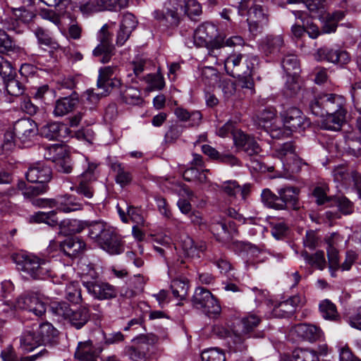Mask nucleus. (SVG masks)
Segmentation results:
<instances>
[{
  "label": "nucleus",
  "instance_id": "f257e3e1",
  "mask_svg": "<svg viewBox=\"0 0 361 361\" xmlns=\"http://www.w3.org/2000/svg\"><path fill=\"white\" fill-rule=\"evenodd\" d=\"M311 112L325 118L321 126L325 130L338 131L345 121L346 101L344 97L334 93L317 94L310 103Z\"/></svg>",
  "mask_w": 361,
  "mask_h": 361
},
{
  "label": "nucleus",
  "instance_id": "f03ea898",
  "mask_svg": "<svg viewBox=\"0 0 361 361\" xmlns=\"http://www.w3.org/2000/svg\"><path fill=\"white\" fill-rule=\"evenodd\" d=\"M256 56H248L233 51L224 59V68L226 73L233 78H238L243 88L254 89L252 73L257 63Z\"/></svg>",
  "mask_w": 361,
  "mask_h": 361
},
{
  "label": "nucleus",
  "instance_id": "7ed1b4c3",
  "mask_svg": "<svg viewBox=\"0 0 361 361\" xmlns=\"http://www.w3.org/2000/svg\"><path fill=\"white\" fill-rule=\"evenodd\" d=\"M54 161H38L32 164L25 173L26 178L29 182L37 183V185L27 188L24 195L26 197L35 196L42 194L47 190V183L51 178V166Z\"/></svg>",
  "mask_w": 361,
  "mask_h": 361
},
{
  "label": "nucleus",
  "instance_id": "20e7f679",
  "mask_svg": "<svg viewBox=\"0 0 361 361\" xmlns=\"http://www.w3.org/2000/svg\"><path fill=\"white\" fill-rule=\"evenodd\" d=\"M157 341L154 334H141L131 341V345L125 346L123 353L132 361H149Z\"/></svg>",
  "mask_w": 361,
  "mask_h": 361
},
{
  "label": "nucleus",
  "instance_id": "39448f33",
  "mask_svg": "<svg viewBox=\"0 0 361 361\" xmlns=\"http://www.w3.org/2000/svg\"><path fill=\"white\" fill-rule=\"evenodd\" d=\"M30 221L35 223H45L50 226L59 225L60 231L65 235L80 233L87 226V221L78 219H65L59 223L56 211L38 212L31 216Z\"/></svg>",
  "mask_w": 361,
  "mask_h": 361
},
{
  "label": "nucleus",
  "instance_id": "423d86ee",
  "mask_svg": "<svg viewBox=\"0 0 361 361\" xmlns=\"http://www.w3.org/2000/svg\"><path fill=\"white\" fill-rule=\"evenodd\" d=\"M16 262L19 270L33 279L44 280L49 276V268L47 262L34 255H19L16 258Z\"/></svg>",
  "mask_w": 361,
  "mask_h": 361
},
{
  "label": "nucleus",
  "instance_id": "0eeeda50",
  "mask_svg": "<svg viewBox=\"0 0 361 361\" xmlns=\"http://www.w3.org/2000/svg\"><path fill=\"white\" fill-rule=\"evenodd\" d=\"M192 305L197 309H202L211 318L217 317L221 312L219 301L207 289L198 287L195 289L192 299Z\"/></svg>",
  "mask_w": 361,
  "mask_h": 361
},
{
  "label": "nucleus",
  "instance_id": "6e6552de",
  "mask_svg": "<svg viewBox=\"0 0 361 361\" xmlns=\"http://www.w3.org/2000/svg\"><path fill=\"white\" fill-rule=\"evenodd\" d=\"M98 164L91 161L87 157L84 158L83 167L85 171L78 178V185L75 187V191L78 194L90 199L94 195V189L92 186L93 182L97 178Z\"/></svg>",
  "mask_w": 361,
  "mask_h": 361
},
{
  "label": "nucleus",
  "instance_id": "1a4fd4ad",
  "mask_svg": "<svg viewBox=\"0 0 361 361\" xmlns=\"http://www.w3.org/2000/svg\"><path fill=\"white\" fill-rule=\"evenodd\" d=\"M0 77L2 78L6 93L13 97H18L25 92L22 82L16 79V73L11 64L3 58L0 60Z\"/></svg>",
  "mask_w": 361,
  "mask_h": 361
},
{
  "label": "nucleus",
  "instance_id": "9d476101",
  "mask_svg": "<svg viewBox=\"0 0 361 361\" xmlns=\"http://www.w3.org/2000/svg\"><path fill=\"white\" fill-rule=\"evenodd\" d=\"M217 28L209 23H205L200 25L193 33L192 39H188L185 41L187 47L191 48L193 46L202 47H208L209 54H212V44L216 39Z\"/></svg>",
  "mask_w": 361,
  "mask_h": 361
},
{
  "label": "nucleus",
  "instance_id": "9b49d317",
  "mask_svg": "<svg viewBox=\"0 0 361 361\" xmlns=\"http://www.w3.org/2000/svg\"><path fill=\"white\" fill-rule=\"evenodd\" d=\"M247 14V22L250 32L256 36L260 34L269 23L266 10L259 4H252L245 11Z\"/></svg>",
  "mask_w": 361,
  "mask_h": 361
},
{
  "label": "nucleus",
  "instance_id": "f8f14e48",
  "mask_svg": "<svg viewBox=\"0 0 361 361\" xmlns=\"http://www.w3.org/2000/svg\"><path fill=\"white\" fill-rule=\"evenodd\" d=\"M13 128L17 140L23 147L30 146L38 133L37 123L28 118L16 121Z\"/></svg>",
  "mask_w": 361,
  "mask_h": 361
},
{
  "label": "nucleus",
  "instance_id": "ddd939ff",
  "mask_svg": "<svg viewBox=\"0 0 361 361\" xmlns=\"http://www.w3.org/2000/svg\"><path fill=\"white\" fill-rule=\"evenodd\" d=\"M37 204L40 207H56V212L59 211L69 213L82 210L83 208L82 204L72 195H65L50 200L39 199L37 200Z\"/></svg>",
  "mask_w": 361,
  "mask_h": 361
},
{
  "label": "nucleus",
  "instance_id": "4468645a",
  "mask_svg": "<svg viewBox=\"0 0 361 361\" xmlns=\"http://www.w3.org/2000/svg\"><path fill=\"white\" fill-rule=\"evenodd\" d=\"M283 123V127L290 133L298 129H305L310 125L302 112L297 107L290 106L284 109L280 113Z\"/></svg>",
  "mask_w": 361,
  "mask_h": 361
},
{
  "label": "nucleus",
  "instance_id": "2eb2a0df",
  "mask_svg": "<svg viewBox=\"0 0 361 361\" xmlns=\"http://www.w3.org/2000/svg\"><path fill=\"white\" fill-rule=\"evenodd\" d=\"M99 44L93 50L94 56H102L100 61L107 63L113 55L114 47L111 42V35L108 31L107 25H104L97 34Z\"/></svg>",
  "mask_w": 361,
  "mask_h": 361
},
{
  "label": "nucleus",
  "instance_id": "dca6fc26",
  "mask_svg": "<svg viewBox=\"0 0 361 361\" xmlns=\"http://www.w3.org/2000/svg\"><path fill=\"white\" fill-rule=\"evenodd\" d=\"M82 284L88 293L98 300H109L114 298L117 295L116 288L106 282L101 281H83Z\"/></svg>",
  "mask_w": 361,
  "mask_h": 361
},
{
  "label": "nucleus",
  "instance_id": "f3484780",
  "mask_svg": "<svg viewBox=\"0 0 361 361\" xmlns=\"http://www.w3.org/2000/svg\"><path fill=\"white\" fill-rule=\"evenodd\" d=\"M276 111L275 108L269 106L265 108L257 116V123L259 126L265 129L267 133L274 138L284 137L285 130L283 128H275L273 121L276 119Z\"/></svg>",
  "mask_w": 361,
  "mask_h": 361
},
{
  "label": "nucleus",
  "instance_id": "a211bd4d",
  "mask_svg": "<svg viewBox=\"0 0 361 361\" xmlns=\"http://www.w3.org/2000/svg\"><path fill=\"white\" fill-rule=\"evenodd\" d=\"M232 249L236 254L245 259L247 269L257 268L256 259L261 253V250L259 247L250 243L236 241L233 242Z\"/></svg>",
  "mask_w": 361,
  "mask_h": 361
},
{
  "label": "nucleus",
  "instance_id": "6ab92c4d",
  "mask_svg": "<svg viewBox=\"0 0 361 361\" xmlns=\"http://www.w3.org/2000/svg\"><path fill=\"white\" fill-rule=\"evenodd\" d=\"M315 57L317 61H325L339 65L346 64L350 60L349 54L345 50L338 47H324L319 48Z\"/></svg>",
  "mask_w": 361,
  "mask_h": 361
},
{
  "label": "nucleus",
  "instance_id": "aec40b11",
  "mask_svg": "<svg viewBox=\"0 0 361 361\" xmlns=\"http://www.w3.org/2000/svg\"><path fill=\"white\" fill-rule=\"evenodd\" d=\"M178 5L174 0H170L165 4L164 11L155 10L152 13L153 17L161 22L165 23L168 27L177 26L180 22V16L178 13Z\"/></svg>",
  "mask_w": 361,
  "mask_h": 361
},
{
  "label": "nucleus",
  "instance_id": "412c9836",
  "mask_svg": "<svg viewBox=\"0 0 361 361\" xmlns=\"http://www.w3.org/2000/svg\"><path fill=\"white\" fill-rule=\"evenodd\" d=\"M25 7L26 6H22L13 9V15L16 19L12 20L8 30L17 34H20L24 32L26 24L30 23L35 17L34 13L26 9Z\"/></svg>",
  "mask_w": 361,
  "mask_h": 361
},
{
  "label": "nucleus",
  "instance_id": "4be33fe9",
  "mask_svg": "<svg viewBox=\"0 0 361 361\" xmlns=\"http://www.w3.org/2000/svg\"><path fill=\"white\" fill-rule=\"evenodd\" d=\"M280 204H278L279 209H285L288 206L296 209L298 203V188L286 186L277 189Z\"/></svg>",
  "mask_w": 361,
  "mask_h": 361
},
{
  "label": "nucleus",
  "instance_id": "5701e85b",
  "mask_svg": "<svg viewBox=\"0 0 361 361\" xmlns=\"http://www.w3.org/2000/svg\"><path fill=\"white\" fill-rule=\"evenodd\" d=\"M260 50L267 56L274 58L283 52L284 42L281 36H267L260 43Z\"/></svg>",
  "mask_w": 361,
  "mask_h": 361
},
{
  "label": "nucleus",
  "instance_id": "b1692460",
  "mask_svg": "<svg viewBox=\"0 0 361 361\" xmlns=\"http://www.w3.org/2000/svg\"><path fill=\"white\" fill-rule=\"evenodd\" d=\"M181 247L185 255L190 258H200L204 254L207 246L202 240H194L190 236H185L181 240Z\"/></svg>",
  "mask_w": 361,
  "mask_h": 361
},
{
  "label": "nucleus",
  "instance_id": "393cba45",
  "mask_svg": "<svg viewBox=\"0 0 361 361\" xmlns=\"http://www.w3.org/2000/svg\"><path fill=\"white\" fill-rule=\"evenodd\" d=\"M85 245V243L78 237L68 238L59 244L60 250L71 259L78 257L82 253Z\"/></svg>",
  "mask_w": 361,
  "mask_h": 361
},
{
  "label": "nucleus",
  "instance_id": "a878e982",
  "mask_svg": "<svg viewBox=\"0 0 361 361\" xmlns=\"http://www.w3.org/2000/svg\"><path fill=\"white\" fill-rule=\"evenodd\" d=\"M100 351L90 340L79 342L75 352V357L80 361H97Z\"/></svg>",
  "mask_w": 361,
  "mask_h": 361
},
{
  "label": "nucleus",
  "instance_id": "bb28decb",
  "mask_svg": "<svg viewBox=\"0 0 361 361\" xmlns=\"http://www.w3.org/2000/svg\"><path fill=\"white\" fill-rule=\"evenodd\" d=\"M106 240L100 243L101 247L110 255H119L124 250V246L120 235L117 234L114 228H111V233Z\"/></svg>",
  "mask_w": 361,
  "mask_h": 361
},
{
  "label": "nucleus",
  "instance_id": "cd10ccee",
  "mask_svg": "<svg viewBox=\"0 0 361 361\" xmlns=\"http://www.w3.org/2000/svg\"><path fill=\"white\" fill-rule=\"evenodd\" d=\"M86 228H88V235L90 238L95 240L99 245L103 240H106L112 227L105 224L102 221L88 222Z\"/></svg>",
  "mask_w": 361,
  "mask_h": 361
},
{
  "label": "nucleus",
  "instance_id": "c85d7f7f",
  "mask_svg": "<svg viewBox=\"0 0 361 361\" xmlns=\"http://www.w3.org/2000/svg\"><path fill=\"white\" fill-rule=\"evenodd\" d=\"M296 334L304 340L314 342L322 336V329L312 324H299L295 326Z\"/></svg>",
  "mask_w": 361,
  "mask_h": 361
},
{
  "label": "nucleus",
  "instance_id": "c756f323",
  "mask_svg": "<svg viewBox=\"0 0 361 361\" xmlns=\"http://www.w3.org/2000/svg\"><path fill=\"white\" fill-rule=\"evenodd\" d=\"M42 345L52 344L56 341L58 331L49 322H44L39 325L36 331Z\"/></svg>",
  "mask_w": 361,
  "mask_h": 361
},
{
  "label": "nucleus",
  "instance_id": "7c9ffc66",
  "mask_svg": "<svg viewBox=\"0 0 361 361\" xmlns=\"http://www.w3.org/2000/svg\"><path fill=\"white\" fill-rule=\"evenodd\" d=\"M78 103V99L73 96L59 99L56 102L53 112L54 115L55 116H63L72 111L75 108Z\"/></svg>",
  "mask_w": 361,
  "mask_h": 361
},
{
  "label": "nucleus",
  "instance_id": "2f4dec72",
  "mask_svg": "<svg viewBox=\"0 0 361 361\" xmlns=\"http://www.w3.org/2000/svg\"><path fill=\"white\" fill-rule=\"evenodd\" d=\"M90 317L87 307L82 306L70 314L68 319L71 324L77 329H81L89 321Z\"/></svg>",
  "mask_w": 361,
  "mask_h": 361
},
{
  "label": "nucleus",
  "instance_id": "473e14b6",
  "mask_svg": "<svg viewBox=\"0 0 361 361\" xmlns=\"http://www.w3.org/2000/svg\"><path fill=\"white\" fill-rule=\"evenodd\" d=\"M174 114L179 120L182 121H190L189 126L190 127L198 126L202 118V114L200 111H194L189 112L182 107L176 108Z\"/></svg>",
  "mask_w": 361,
  "mask_h": 361
},
{
  "label": "nucleus",
  "instance_id": "72a5a7b5",
  "mask_svg": "<svg viewBox=\"0 0 361 361\" xmlns=\"http://www.w3.org/2000/svg\"><path fill=\"white\" fill-rule=\"evenodd\" d=\"M319 310L322 317L326 320L337 322L340 319L336 305L328 299L319 302Z\"/></svg>",
  "mask_w": 361,
  "mask_h": 361
},
{
  "label": "nucleus",
  "instance_id": "f704fd0d",
  "mask_svg": "<svg viewBox=\"0 0 361 361\" xmlns=\"http://www.w3.org/2000/svg\"><path fill=\"white\" fill-rule=\"evenodd\" d=\"M295 147L292 142H285L274 149L273 155L280 159L282 165L292 157H295Z\"/></svg>",
  "mask_w": 361,
  "mask_h": 361
},
{
  "label": "nucleus",
  "instance_id": "c9c22d12",
  "mask_svg": "<svg viewBox=\"0 0 361 361\" xmlns=\"http://www.w3.org/2000/svg\"><path fill=\"white\" fill-rule=\"evenodd\" d=\"M244 43L243 38L238 35L232 36L228 39L216 38L214 39V41L212 44V54H214V56H216V51L221 48L225 47L243 46Z\"/></svg>",
  "mask_w": 361,
  "mask_h": 361
},
{
  "label": "nucleus",
  "instance_id": "e433bc0d",
  "mask_svg": "<svg viewBox=\"0 0 361 361\" xmlns=\"http://www.w3.org/2000/svg\"><path fill=\"white\" fill-rule=\"evenodd\" d=\"M289 4L302 2L305 6L314 16H322L326 10L325 0H287Z\"/></svg>",
  "mask_w": 361,
  "mask_h": 361
},
{
  "label": "nucleus",
  "instance_id": "4c0bfd02",
  "mask_svg": "<svg viewBox=\"0 0 361 361\" xmlns=\"http://www.w3.org/2000/svg\"><path fill=\"white\" fill-rule=\"evenodd\" d=\"M307 163L300 159L297 153L295 157H292L286 164L283 165L284 173L283 175L286 178H289L294 173H299L303 166H306Z\"/></svg>",
  "mask_w": 361,
  "mask_h": 361
},
{
  "label": "nucleus",
  "instance_id": "58836bf2",
  "mask_svg": "<svg viewBox=\"0 0 361 361\" xmlns=\"http://www.w3.org/2000/svg\"><path fill=\"white\" fill-rule=\"evenodd\" d=\"M20 348L27 352L32 351L36 347L42 345L37 332H32L30 331H25L20 336Z\"/></svg>",
  "mask_w": 361,
  "mask_h": 361
},
{
  "label": "nucleus",
  "instance_id": "ea45409f",
  "mask_svg": "<svg viewBox=\"0 0 361 361\" xmlns=\"http://www.w3.org/2000/svg\"><path fill=\"white\" fill-rule=\"evenodd\" d=\"M281 66L287 75L298 76L300 71L299 61L294 54L286 55L282 60Z\"/></svg>",
  "mask_w": 361,
  "mask_h": 361
},
{
  "label": "nucleus",
  "instance_id": "a19ab883",
  "mask_svg": "<svg viewBox=\"0 0 361 361\" xmlns=\"http://www.w3.org/2000/svg\"><path fill=\"white\" fill-rule=\"evenodd\" d=\"M50 311L58 319H68L72 310L64 301H54L50 304Z\"/></svg>",
  "mask_w": 361,
  "mask_h": 361
},
{
  "label": "nucleus",
  "instance_id": "79ce46f5",
  "mask_svg": "<svg viewBox=\"0 0 361 361\" xmlns=\"http://www.w3.org/2000/svg\"><path fill=\"white\" fill-rule=\"evenodd\" d=\"M301 256L307 263L320 270H323L326 267V260L323 251H317L314 255H310L307 252L304 251L301 253Z\"/></svg>",
  "mask_w": 361,
  "mask_h": 361
},
{
  "label": "nucleus",
  "instance_id": "37998d69",
  "mask_svg": "<svg viewBox=\"0 0 361 361\" xmlns=\"http://www.w3.org/2000/svg\"><path fill=\"white\" fill-rule=\"evenodd\" d=\"M114 171L116 173V182L121 187H124L132 181L130 172L126 170L121 164L115 163L112 166Z\"/></svg>",
  "mask_w": 361,
  "mask_h": 361
},
{
  "label": "nucleus",
  "instance_id": "c03bdc74",
  "mask_svg": "<svg viewBox=\"0 0 361 361\" xmlns=\"http://www.w3.org/2000/svg\"><path fill=\"white\" fill-rule=\"evenodd\" d=\"M66 299L73 304H80L82 302L81 290L78 282L71 281L66 288Z\"/></svg>",
  "mask_w": 361,
  "mask_h": 361
},
{
  "label": "nucleus",
  "instance_id": "a18cd8bd",
  "mask_svg": "<svg viewBox=\"0 0 361 361\" xmlns=\"http://www.w3.org/2000/svg\"><path fill=\"white\" fill-rule=\"evenodd\" d=\"M220 79L218 71L212 66H205L201 71V80L208 86H214Z\"/></svg>",
  "mask_w": 361,
  "mask_h": 361
},
{
  "label": "nucleus",
  "instance_id": "49530a36",
  "mask_svg": "<svg viewBox=\"0 0 361 361\" xmlns=\"http://www.w3.org/2000/svg\"><path fill=\"white\" fill-rule=\"evenodd\" d=\"M171 288L173 296L180 300H183L188 295L189 285L185 280L174 279L171 281Z\"/></svg>",
  "mask_w": 361,
  "mask_h": 361
},
{
  "label": "nucleus",
  "instance_id": "de8ad7c7",
  "mask_svg": "<svg viewBox=\"0 0 361 361\" xmlns=\"http://www.w3.org/2000/svg\"><path fill=\"white\" fill-rule=\"evenodd\" d=\"M288 361H320L314 350L310 349L295 350Z\"/></svg>",
  "mask_w": 361,
  "mask_h": 361
},
{
  "label": "nucleus",
  "instance_id": "09e8293b",
  "mask_svg": "<svg viewBox=\"0 0 361 361\" xmlns=\"http://www.w3.org/2000/svg\"><path fill=\"white\" fill-rule=\"evenodd\" d=\"M261 322V318L255 314H248L241 319L242 331L244 334H248L253 331Z\"/></svg>",
  "mask_w": 361,
  "mask_h": 361
},
{
  "label": "nucleus",
  "instance_id": "8fccbe9b",
  "mask_svg": "<svg viewBox=\"0 0 361 361\" xmlns=\"http://www.w3.org/2000/svg\"><path fill=\"white\" fill-rule=\"evenodd\" d=\"M334 179L336 182L340 183L343 185H349L351 182V171L345 166H338L332 171Z\"/></svg>",
  "mask_w": 361,
  "mask_h": 361
},
{
  "label": "nucleus",
  "instance_id": "3c124183",
  "mask_svg": "<svg viewBox=\"0 0 361 361\" xmlns=\"http://www.w3.org/2000/svg\"><path fill=\"white\" fill-rule=\"evenodd\" d=\"M34 33L39 44H44L53 49L59 47V44L55 42L42 27H37L34 30Z\"/></svg>",
  "mask_w": 361,
  "mask_h": 361
},
{
  "label": "nucleus",
  "instance_id": "603ef678",
  "mask_svg": "<svg viewBox=\"0 0 361 361\" xmlns=\"http://www.w3.org/2000/svg\"><path fill=\"white\" fill-rule=\"evenodd\" d=\"M262 202L268 207L279 209V195L273 193L269 189H264L261 194Z\"/></svg>",
  "mask_w": 361,
  "mask_h": 361
},
{
  "label": "nucleus",
  "instance_id": "864d4df0",
  "mask_svg": "<svg viewBox=\"0 0 361 361\" xmlns=\"http://www.w3.org/2000/svg\"><path fill=\"white\" fill-rule=\"evenodd\" d=\"M201 356L202 361H226L224 353L217 348L204 350Z\"/></svg>",
  "mask_w": 361,
  "mask_h": 361
},
{
  "label": "nucleus",
  "instance_id": "5fc2aeb1",
  "mask_svg": "<svg viewBox=\"0 0 361 361\" xmlns=\"http://www.w3.org/2000/svg\"><path fill=\"white\" fill-rule=\"evenodd\" d=\"M32 308H30V312H32L37 317H42L46 312V305L42 300L39 295L36 293H32Z\"/></svg>",
  "mask_w": 361,
  "mask_h": 361
},
{
  "label": "nucleus",
  "instance_id": "6e6d98bb",
  "mask_svg": "<svg viewBox=\"0 0 361 361\" xmlns=\"http://www.w3.org/2000/svg\"><path fill=\"white\" fill-rule=\"evenodd\" d=\"M60 125L59 123L53 122L47 124L41 129L42 135L49 140H56L59 136Z\"/></svg>",
  "mask_w": 361,
  "mask_h": 361
},
{
  "label": "nucleus",
  "instance_id": "4d7b16f0",
  "mask_svg": "<svg viewBox=\"0 0 361 361\" xmlns=\"http://www.w3.org/2000/svg\"><path fill=\"white\" fill-rule=\"evenodd\" d=\"M121 92L124 101L128 104H137L142 101L140 92L136 88L129 87L123 92L121 90Z\"/></svg>",
  "mask_w": 361,
  "mask_h": 361
},
{
  "label": "nucleus",
  "instance_id": "13d9d810",
  "mask_svg": "<svg viewBox=\"0 0 361 361\" xmlns=\"http://www.w3.org/2000/svg\"><path fill=\"white\" fill-rule=\"evenodd\" d=\"M184 12L192 18L202 13V6L196 0L184 1Z\"/></svg>",
  "mask_w": 361,
  "mask_h": 361
},
{
  "label": "nucleus",
  "instance_id": "bf43d9fd",
  "mask_svg": "<svg viewBox=\"0 0 361 361\" xmlns=\"http://www.w3.org/2000/svg\"><path fill=\"white\" fill-rule=\"evenodd\" d=\"M16 145L20 146L21 145L19 143V141L17 140L13 129L11 131H6L4 134V141L1 145L2 151L4 152L11 151Z\"/></svg>",
  "mask_w": 361,
  "mask_h": 361
},
{
  "label": "nucleus",
  "instance_id": "052dcab7",
  "mask_svg": "<svg viewBox=\"0 0 361 361\" xmlns=\"http://www.w3.org/2000/svg\"><path fill=\"white\" fill-rule=\"evenodd\" d=\"M350 92L355 109L361 114V80L351 85Z\"/></svg>",
  "mask_w": 361,
  "mask_h": 361
},
{
  "label": "nucleus",
  "instance_id": "680f3d73",
  "mask_svg": "<svg viewBox=\"0 0 361 361\" xmlns=\"http://www.w3.org/2000/svg\"><path fill=\"white\" fill-rule=\"evenodd\" d=\"M121 87V80L114 77L113 79H107V81L104 83V85H97L99 90H101V94L106 96L111 91L119 89Z\"/></svg>",
  "mask_w": 361,
  "mask_h": 361
},
{
  "label": "nucleus",
  "instance_id": "e2e57ef3",
  "mask_svg": "<svg viewBox=\"0 0 361 361\" xmlns=\"http://www.w3.org/2000/svg\"><path fill=\"white\" fill-rule=\"evenodd\" d=\"M32 293H26L19 296L14 304L15 310H24L30 312L32 308ZM34 302L35 300H33Z\"/></svg>",
  "mask_w": 361,
  "mask_h": 361
},
{
  "label": "nucleus",
  "instance_id": "0e129e2a",
  "mask_svg": "<svg viewBox=\"0 0 361 361\" xmlns=\"http://www.w3.org/2000/svg\"><path fill=\"white\" fill-rule=\"evenodd\" d=\"M146 81L149 84L150 89L153 90H160L165 85L164 78L159 73L148 74L146 77Z\"/></svg>",
  "mask_w": 361,
  "mask_h": 361
},
{
  "label": "nucleus",
  "instance_id": "69168bd1",
  "mask_svg": "<svg viewBox=\"0 0 361 361\" xmlns=\"http://www.w3.org/2000/svg\"><path fill=\"white\" fill-rule=\"evenodd\" d=\"M221 189L228 196L235 197L240 190V185L236 180H227L221 185Z\"/></svg>",
  "mask_w": 361,
  "mask_h": 361
},
{
  "label": "nucleus",
  "instance_id": "338daca9",
  "mask_svg": "<svg viewBox=\"0 0 361 361\" xmlns=\"http://www.w3.org/2000/svg\"><path fill=\"white\" fill-rule=\"evenodd\" d=\"M294 312L293 306L290 305L288 301L284 300L275 307L273 312L276 317H286Z\"/></svg>",
  "mask_w": 361,
  "mask_h": 361
},
{
  "label": "nucleus",
  "instance_id": "774afa93",
  "mask_svg": "<svg viewBox=\"0 0 361 361\" xmlns=\"http://www.w3.org/2000/svg\"><path fill=\"white\" fill-rule=\"evenodd\" d=\"M345 321L352 328L361 331V306L355 313L347 317Z\"/></svg>",
  "mask_w": 361,
  "mask_h": 361
}]
</instances>
